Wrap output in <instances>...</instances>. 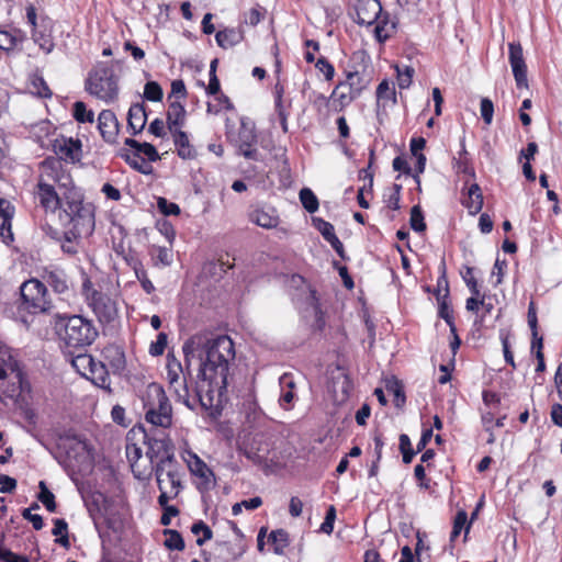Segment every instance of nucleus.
<instances>
[{"label":"nucleus","instance_id":"obj_41","mask_svg":"<svg viewBox=\"0 0 562 562\" xmlns=\"http://www.w3.org/2000/svg\"><path fill=\"white\" fill-rule=\"evenodd\" d=\"M461 149L459 157L453 158L454 168L458 172L470 173L472 169L469 167L468 151L465 149L464 138L461 139Z\"/></svg>","mask_w":562,"mask_h":562},{"label":"nucleus","instance_id":"obj_36","mask_svg":"<svg viewBox=\"0 0 562 562\" xmlns=\"http://www.w3.org/2000/svg\"><path fill=\"white\" fill-rule=\"evenodd\" d=\"M164 535L166 536L164 544L169 550L182 551L184 549V541L180 532L173 529H165Z\"/></svg>","mask_w":562,"mask_h":562},{"label":"nucleus","instance_id":"obj_43","mask_svg":"<svg viewBox=\"0 0 562 562\" xmlns=\"http://www.w3.org/2000/svg\"><path fill=\"white\" fill-rule=\"evenodd\" d=\"M396 74H397V85L401 89H406L411 86L413 76H414V68L411 66H405L403 69L400 66H395Z\"/></svg>","mask_w":562,"mask_h":562},{"label":"nucleus","instance_id":"obj_1","mask_svg":"<svg viewBox=\"0 0 562 562\" xmlns=\"http://www.w3.org/2000/svg\"><path fill=\"white\" fill-rule=\"evenodd\" d=\"M37 196L46 211L59 210V222L72 224L77 235L92 227V204L85 202L81 190L75 187L70 173L54 157L41 162Z\"/></svg>","mask_w":562,"mask_h":562},{"label":"nucleus","instance_id":"obj_57","mask_svg":"<svg viewBox=\"0 0 562 562\" xmlns=\"http://www.w3.org/2000/svg\"><path fill=\"white\" fill-rule=\"evenodd\" d=\"M313 225L324 238L335 233L334 225L321 217H313Z\"/></svg>","mask_w":562,"mask_h":562},{"label":"nucleus","instance_id":"obj_18","mask_svg":"<svg viewBox=\"0 0 562 562\" xmlns=\"http://www.w3.org/2000/svg\"><path fill=\"white\" fill-rule=\"evenodd\" d=\"M257 135L252 128L241 125L238 132V150L247 159H257L258 150L255 148Z\"/></svg>","mask_w":562,"mask_h":562},{"label":"nucleus","instance_id":"obj_51","mask_svg":"<svg viewBox=\"0 0 562 562\" xmlns=\"http://www.w3.org/2000/svg\"><path fill=\"white\" fill-rule=\"evenodd\" d=\"M9 376H14L18 381L21 380V372L15 362L9 361L8 363L0 364V380Z\"/></svg>","mask_w":562,"mask_h":562},{"label":"nucleus","instance_id":"obj_4","mask_svg":"<svg viewBox=\"0 0 562 562\" xmlns=\"http://www.w3.org/2000/svg\"><path fill=\"white\" fill-rule=\"evenodd\" d=\"M98 337V330L90 319L81 315L67 318L63 339L68 348L83 349L90 346Z\"/></svg>","mask_w":562,"mask_h":562},{"label":"nucleus","instance_id":"obj_15","mask_svg":"<svg viewBox=\"0 0 562 562\" xmlns=\"http://www.w3.org/2000/svg\"><path fill=\"white\" fill-rule=\"evenodd\" d=\"M508 59L518 89L528 88L527 66L520 43L508 44Z\"/></svg>","mask_w":562,"mask_h":562},{"label":"nucleus","instance_id":"obj_28","mask_svg":"<svg viewBox=\"0 0 562 562\" xmlns=\"http://www.w3.org/2000/svg\"><path fill=\"white\" fill-rule=\"evenodd\" d=\"M86 378L99 387L110 389V376L102 362L94 361Z\"/></svg>","mask_w":562,"mask_h":562},{"label":"nucleus","instance_id":"obj_32","mask_svg":"<svg viewBox=\"0 0 562 562\" xmlns=\"http://www.w3.org/2000/svg\"><path fill=\"white\" fill-rule=\"evenodd\" d=\"M269 542L273 546V551L277 554H283L285 548L289 546V533L283 529L273 530L268 537Z\"/></svg>","mask_w":562,"mask_h":562},{"label":"nucleus","instance_id":"obj_58","mask_svg":"<svg viewBox=\"0 0 562 562\" xmlns=\"http://www.w3.org/2000/svg\"><path fill=\"white\" fill-rule=\"evenodd\" d=\"M442 267L445 268V263H442ZM435 294H436V297L438 301H440V299H442V296H449V285H448V280H447L445 270H443L442 274L438 278L437 290H436Z\"/></svg>","mask_w":562,"mask_h":562},{"label":"nucleus","instance_id":"obj_48","mask_svg":"<svg viewBox=\"0 0 562 562\" xmlns=\"http://www.w3.org/2000/svg\"><path fill=\"white\" fill-rule=\"evenodd\" d=\"M386 390L393 394L394 404L396 407H402L405 404L406 396H405L402 385L397 381L387 383Z\"/></svg>","mask_w":562,"mask_h":562},{"label":"nucleus","instance_id":"obj_17","mask_svg":"<svg viewBox=\"0 0 562 562\" xmlns=\"http://www.w3.org/2000/svg\"><path fill=\"white\" fill-rule=\"evenodd\" d=\"M187 461L190 472L201 480L200 485L204 490H210L215 485V475L207 464L195 453H190Z\"/></svg>","mask_w":562,"mask_h":562},{"label":"nucleus","instance_id":"obj_63","mask_svg":"<svg viewBox=\"0 0 562 562\" xmlns=\"http://www.w3.org/2000/svg\"><path fill=\"white\" fill-rule=\"evenodd\" d=\"M136 277H137L138 281L140 282L143 290L147 294H150L155 291V286H154L153 282L148 279L146 271H144V270L136 271Z\"/></svg>","mask_w":562,"mask_h":562},{"label":"nucleus","instance_id":"obj_19","mask_svg":"<svg viewBox=\"0 0 562 562\" xmlns=\"http://www.w3.org/2000/svg\"><path fill=\"white\" fill-rule=\"evenodd\" d=\"M14 214V207L4 199H0V238L4 244L13 241L11 221Z\"/></svg>","mask_w":562,"mask_h":562},{"label":"nucleus","instance_id":"obj_8","mask_svg":"<svg viewBox=\"0 0 562 562\" xmlns=\"http://www.w3.org/2000/svg\"><path fill=\"white\" fill-rule=\"evenodd\" d=\"M166 370V379L170 390L175 393L177 401L181 402L187 407L192 408L193 403H191L188 387V376H191V373H188V368L186 367V369H183L180 360L177 359L175 355L168 353Z\"/></svg>","mask_w":562,"mask_h":562},{"label":"nucleus","instance_id":"obj_42","mask_svg":"<svg viewBox=\"0 0 562 562\" xmlns=\"http://www.w3.org/2000/svg\"><path fill=\"white\" fill-rule=\"evenodd\" d=\"M164 92L156 81H148L144 87V98L148 101L159 102L162 100Z\"/></svg>","mask_w":562,"mask_h":562},{"label":"nucleus","instance_id":"obj_13","mask_svg":"<svg viewBox=\"0 0 562 562\" xmlns=\"http://www.w3.org/2000/svg\"><path fill=\"white\" fill-rule=\"evenodd\" d=\"M146 457L149 459L150 465L156 462H166L170 458L176 460L173 445L170 439L166 437L154 438L145 436Z\"/></svg>","mask_w":562,"mask_h":562},{"label":"nucleus","instance_id":"obj_12","mask_svg":"<svg viewBox=\"0 0 562 562\" xmlns=\"http://www.w3.org/2000/svg\"><path fill=\"white\" fill-rule=\"evenodd\" d=\"M193 395L190 394L193 409L199 404L203 409L209 411L221 403V397L227 387H218L211 379L198 378Z\"/></svg>","mask_w":562,"mask_h":562},{"label":"nucleus","instance_id":"obj_37","mask_svg":"<svg viewBox=\"0 0 562 562\" xmlns=\"http://www.w3.org/2000/svg\"><path fill=\"white\" fill-rule=\"evenodd\" d=\"M32 38L46 54L54 49L53 37L49 33L34 29L32 32Z\"/></svg>","mask_w":562,"mask_h":562},{"label":"nucleus","instance_id":"obj_47","mask_svg":"<svg viewBox=\"0 0 562 562\" xmlns=\"http://www.w3.org/2000/svg\"><path fill=\"white\" fill-rule=\"evenodd\" d=\"M411 227L415 232H424L426 229L424 214L419 205H414L411 210Z\"/></svg>","mask_w":562,"mask_h":562},{"label":"nucleus","instance_id":"obj_35","mask_svg":"<svg viewBox=\"0 0 562 562\" xmlns=\"http://www.w3.org/2000/svg\"><path fill=\"white\" fill-rule=\"evenodd\" d=\"M72 116L79 123H92L94 121V113L88 110L82 101H77L72 106Z\"/></svg>","mask_w":562,"mask_h":562},{"label":"nucleus","instance_id":"obj_7","mask_svg":"<svg viewBox=\"0 0 562 562\" xmlns=\"http://www.w3.org/2000/svg\"><path fill=\"white\" fill-rule=\"evenodd\" d=\"M356 16L355 22L359 25L375 24L374 34L376 40L382 43L386 41L391 34L387 29L386 16L378 20L382 12V5L379 0H357L355 4Z\"/></svg>","mask_w":562,"mask_h":562},{"label":"nucleus","instance_id":"obj_40","mask_svg":"<svg viewBox=\"0 0 562 562\" xmlns=\"http://www.w3.org/2000/svg\"><path fill=\"white\" fill-rule=\"evenodd\" d=\"M38 486L41 490L38 493V499L42 502V504L46 507L48 512L54 513L56 510L54 494L47 488L44 481H41Z\"/></svg>","mask_w":562,"mask_h":562},{"label":"nucleus","instance_id":"obj_23","mask_svg":"<svg viewBox=\"0 0 562 562\" xmlns=\"http://www.w3.org/2000/svg\"><path fill=\"white\" fill-rule=\"evenodd\" d=\"M186 114V109L180 102H171L167 111L168 130L170 132L179 131L184 125Z\"/></svg>","mask_w":562,"mask_h":562},{"label":"nucleus","instance_id":"obj_49","mask_svg":"<svg viewBox=\"0 0 562 562\" xmlns=\"http://www.w3.org/2000/svg\"><path fill=\"white\" fill-rule=\"evenodd\" d=\"M467 513L464 510H460L457 513L454 520H453V528L450 533V541L453 542L459 535L461 533L462 529L464 528L467 524Z\"/></svg>","mask_w":562,"mask_h":562},{"label":"nucleus","instance_id":"obj_30","mask_svg":"<svg viewBox=\"0 0 562 562\" xmlns=\"http://www.w3.org/2000/svg\"><path fill=\"white\" fill-rule=\"evenodd\" d=\"M121 157L133 169L143 173L150 175L153 172V166L147 162L137 151L135 153H122Z\"/></svg>","mask_w":562,"mask_h":562},{"label":"nucleus","instance_id":"obj_59","mask_svg":"<svg viewBox=\"0 0 562 562\" xmlns=\"http://www.w3.org/2000/svg\"><path fill=\"white\" fill-rule=\"evenodd\" d=\"M22 517L32 522L35 530H41L44 526L42 516L32 514L31 508H24L22 512Z\"/></svg>","mask_w":562,"mask_h":562},{"label":"nucleus","instance_id":"obj_9","mask_svg":"<svg viewBox=\"0 0 562 562\" xmlns=\"http://www.w3.org/2000/svg\"><path fill=\"white\" fill-rule=\"evenodd\" d=\"M82 291L88 306L93 311L100 323L110 324L116 318L117 307L115 301L93 289L90 280L87 279L83 282Z\"/></svg>","mask_w":562,"mask_h":562},{"label":"nucleus","instance_id":"obj_25","mask_svg":"<svg viewBox=\"0 0 562 562\" xmlns=\"http://www.w3.org/2000/svg\"><path fill=\"white\" fill-rule=\"evenodd\" d=\"M463 205L472 215L477 214L483 207V195L477 183H472L468 188V196L463 200Z\"/></svg>","mask_w":562,"mask_h":562},{"label":"nucleus","instance_id":"obj_60","mask_svg":"<svg viewBox=\"0 0 562 562\" xmlns=\"http://www.w3.org/2000/svg\"><path fill=\"white\" fill-rule=\"evenodd\" d=\"M217 101L220 103V106H214L213 104L207 103V112L209 113L217 114L223 108L227 109V110L233 109V104L231 103L229 99L226 95L221 94L217 98Z\"/></svg>","mask_w":562,"mask_h":562},{"label":"nucleus","instance_id":"obj_31","mask_svg":"<svg viewBox=\"0 0 562 562\" xmlns=\"http://www.w3.org/2000/svg\"><path fill=\"white\" fill-rule=\"evenodd\" d=\"M124 144L134 148L139 155H145L148 159L147 162H154L160 158L155 146L149 143H139L134 138H126Z\"/></svg>","mask_w":562,"mask_h":562},{"label":"nucleus","instance_id":"obj_16","mask_svg":"<svg viewBox=\"0 0 562 562\" xmlns=\"http://www.w3.org/2000/svg\"><path fill=\"white\" fill-rule=\"evenodd\" d=\"M98 130L100 131V134L102 138L106 143H115L119 131H120V123L116 119V115L111 110H102L99 113L98 116Z\"/></svg>","mask_w":562,"mask_h":562},{"label":"nucleus","instance_id":"obj_45","mask_svg":"<svg viewBox=\"0 0 562 562\" xmlns=\"http://www.w3.org/2000/svg\"><path fill=\"white\" fill-rule=\"evenodd\" d=\"M376 98L380 100H390L393 103H396V92L394 87H392L387 80H383L376 88Z\"/></svg>","mask_w":562,"mask_h":562},{"label":"nucleus","instance_id":"obj_11","mask_svg":"<svg viewBox=\"0 0 562 562\" xmlns=\"http://www.w3.org/2000/svg\"><path fill=\"white\" fill-rule=\"evenodd\" d=\"M368 85L369 79L358 70L348 71L346 80L337 85L331 97H336L341 106H345L357 99Z\"/></svg>","mask_w":562,"mask_h":562},{"label":"nucleus","instance_id":"obj_62","mask_svg":"<svg viewBox=\"0 0 562 562\" xmlns=\"http://www.w3.org/2000/svg\"><path fill=\"white\" fill-rule=\"evenodd\" d=\"M15 46V38L5 31H0V49L11 50Z\"/></svg>","mask_w":562,"mask_h":562},{"label":"nucleus","instance_id":"obj_52","mask_svg":"<svg viewBox=\"0 0 562 562\" xmlns=\"http://www.w3.org/2000/svg\"><path fill=\"white\" fill-rule=\"evenodd\" d=\"M167 346V335L159 333L156 341L151 342L149 347V353L154 357L161 356Z\"/></svg>","mask_w":562,"mask_h":562},{"label":"nucleus","instance_id":"obj_2","mask_svg":"<svg viewBox=\"0 0 562 562\" xmlns=\"http://www.w3.org/2000/svg\"><path fill=\"white\" fill-rule=\"evenodd\" d=\"M182 351L189 374L192 360L198 359V378L211 379L218 387L228 386L229 366L235 359L234 342L228 336L198 333L184 341Z\"/></svg>","mask_w":562,"mask_h":562},{"label":"nucleus","instance_id":"obj_27","mask_svg":"<svg viewBox=\"0 0 562 562\" xmlns=\"http://www.w3.org/2000/svg\"><path fill=\"white\" fill-rule=\"evenodd\" d=\"M250 221L263 228H273L279 224V217L274 210L257 209L250 213Z\"/></svg>","mask_w":562,"mask_h":562},{"label":"nucleus","instance_id":"obj_21","mask_svg":"<svg viewBox=\"0 0 562 562\" xmlns=\"http://www.w3.org/2000/svg\"><path fill=\"white\" fill-rule=\"evenodd\" d=\"M147 122V114L144 103L133 104L127 114V126L134 135L140 133Z\"/></svg>","mask_w":562,"mask_h":562},{"label":"nucleus","instance_id":"obj_54","mask_svg":"<svg viewBox=\"0 0 562 562\" xmlns=\"http://www.w3.org/2000/svg\"><path fill=\"white\" fill-rule=\"evenodd\" d=\"M336 519V509L334 506H330L326 513L325 519L321 525L319 530L324 533L330 535L334 529V522Z\"/></svg>","mask_w":562,"mask_h":562},{"label":"nucleus","instance_id":"obj_55","mask_svg":"<svg viewBox=\"0 0 562 562\" xmlns=\"http://www.w3.org/2000/svg\"><path fill=\"white\" fill-rule=\"evenodd\" d=\"M0 561L1 562H29V559L24 555L13 553L11 550L4 548L0 543Z\"/></svg>","mask_w":562,"mask_h":562},{"label":"nucleus","instance_id":"obj_39","mask_svg":"<svg viewBox=\"0 0 562 562\" xmlns=\"http://www.w3.org/2000/svg\"><path fill=\"white\" fill-rule=\"evenodd\" d=\"M191 532L195 536L202 535V537L196 539L198 546H202L205 541L211 540L213 537L211 528L202 520H199L192 525Z\"/></svg>","mask_w":562,"mask_h":562},{"label":"nucleus","instance_id":"obj_6","mask_svg":"<svg viewBox=\"0 0 562 562\" xmlns=\"http://www.w3.org/2000/svg\"><path fill=\"white\" fill-rule=\"evenodd\" d=\"M20 294L22 308L31 314L48 313L54 308L46 285L37 279L24 281Z\"/></svg>","mask_w":562,"mask_h":562},{"label":"nucleus","instance_id":"obj_46","mask_svg":"<svg viewBox=\"0 0 562 562\" xmlns=\"http://www.w3.org/2000/svg\"><path fill=\"white\" fill-rule=\"evenodd\" d=\"M400 450L403 456V462L406 464L411 463L416 452H418L413 450L411 439L405 434L400 436Z\"/></svg>","mask_w":562,"mask_h":562},{"label":"nucleus","instance_id":"obj_56","mask_svg":"<svg viewBox=\"0 0 562 562\" xmlns=\"http://www.w3.org/2000/svg\"><path fill=\"white\" fill-rule=\"evenodd\" d=\"M315 67L324 74L326 80H331L334 78V66L325 57L318 58L315 63Z\"/></svg>","mask_w":562,"mask_h":562},{"label":"nucleus","instance_id":"obj_5","mask_svg":"<svg viewBox=\"0 0 562 562\" xmlns=\"http://www.w3.org/2000/svg\"><path fill=\"white\" fill-rule=\"evenodd\" d=\"M86 89L91 95L106 103L115 101L119 94V86L113 69L104 65L95 68L89 74Z\"/></svg>","mask_w":562,"mask_h":562},{"label":"nucleus","instance_id":"obj_29","mask_svg":"<svg viewBox=\"0 0 562 562\" xmlns=\"http://www.w3.org/2000/svg\"><path fill=\"white\" fill-rule=\"evenodd\" d=\"M215 40L218 46L227 49L241 42L243 34L240 31L235 29H225L216 33Z\"/></svg>","mask_w":562,"mask_h":562},{"label":"nucleus","instance_id":"obj_38","mask_svg":"<svg viewBox=\"0 0 562 562\" xmlns=\"http://www.w3.org/2000/svg\"><path fill=\"white\" fill-rule=\"evenodd\" d=\"M300 201H301L303 207L308 213H314L318 210V199L314 194V192L308 188H303L300 191Z\"/></svg>","mask_w":562,"mask_h":562},{"label":"nucleus","instance_id":"obj_24","mask_svg":"<svg viewBox=\"0 0 562 562\" xmlns=\"http://www.w3.org/2000/svg\"><path fill=\"white\" fill-rule=\"evenodd\" d=\"M45 282L58 294L69 291L66 273L63 270H50L44 274Z\"/></svg>","mask_w":562,"mask_h":562},{"label":"nucleus","instance_id":"obj_26","mask_svg":"<svg viewBox=\"0 0 562 562\" xmlns=\"http://www.w3.org/2000/svg\"><path fill=\"white\" fill-rule=\"evenodd\" d=\"M173 136V143L179 157L182 159H192L195 157V150L190 145L189 137L183 131L170 132Z\"/></svg>","mask_w":562,"mask_h":562},{"label":"nucleus","instance_id":"obj_44","mask_svg":"<svg viewBox=\"0 0 562 562\" xmlns=\"http://www.w3.org/2000/svg\"><path fill=\"white\" fill-rule=\"evenodd\" d=\"M448 297L449 296H442V299H440V301H438V303H439V316L442 319H445L446 323L449 325L450 331L454 333L456 331V325H454V322H453L452 311L450 310L449 304H448Z\"/></svg>","mask_w":562,"mask_h":562},{"label":"nucleus","instance_id":"obj_34","mask_svg":"<svg viewBox=\"0 0 562 562\" xmlns=\"http://www.w3.org/2000/svg\"><path fill=\"white\" fill-rule=\"evenodd\" d=\"M53 535L57 537L56 542L64 548H69L70 542L68 538V524L65 519L57 518L54 520Z\"/></svg>","mask_w":562,"mask_h":562},{"label":"nucleus","instance_id":"obj_53","mask_svg":"<svg viewBox=\"0 0 562 562\" xmlns=\"http://www.w3.org/2000/svg\"><path fill=\"white\" fill-rule=\"evenodd\" d=\"M481 116L483 119V121L490 125L493 121V114H494V105H493V102L487 99V98H483L481 100Z\"/></svg>","mask_w":562,"mask_h":562},{"label":"nucleus","instance_id":"obj_50","mask_svg":"<svg viewBox=\"0 0 562 562\" xmlns=\"http://www.w3.org/2000/svg\"><path fill=\"white\" fill-rule=\"evenodd\" d=\"M157 206L159 209V211L164 214V215H179L180 214V207L178 204L173 203V202H169L167 199L165 198H159L158 201H157Z\"/></svg>","mask_w":562,"mask_h":562},{"label":"nucleus","instance_id":"obj_3","mask_svg":"<svg viewBox=\"0 0 562 562\" xmlns=\"http://www.w3.org/2000/svg\"><path fill=\"white\" fill-rule=\"evenodd\" d=\"M142 402L147 423L161 428H169L172 425V406L160 384H148Z\"/></svg>","mask_w":562,"mask_h":562},{"label":"nucleus","instance_id":"obj_20","mask_svg":"<svg viewBox=\"0 0 562 562\" xmlns=\"http://www.w3.org/2000/svg\"><path fill=\"white\" fill-rule=\"evenodd\" d=\"M60 224L65 228V232H64L65 243L61 244V249L66 254L74 255L77 252L76 241L80 238L89 237L94 231V224H95L94 223V207L92 206V227L88 234L77 235V233L75 231H72V228H74L72 224H66V223H60Z\"/></svg>","mask_w":562,"mask_h":562},{"label":"nucleus","instance_id":"obj_64","mask_svg":"<svg viewBox=\"0 0 562 562\" xmlns=\"http://www.w3.org/2000/svg\"><path fill=\"white\" fill-rule=\"evenodd\" d=\"M33 86L36 88L35 93L41 98H49L52 95V92L44 81L43 78H37L33 81Z\"/></svg>","mask_w":562,"mask_h":562},{"label":"nucleus","instance_id":"obj_61","mask_svg":"<svg viewBox=\"0 0 562 562\" xmlns=\"http://www.w3.org/2000/svg\"><path fill=\"white\" fill-rule=\"evenodd\" d=\"M16 487V481L5 474H0V492L12 493Z\"/></svg>","mask_w":562,"mask_h":562},{"label":"nucleus","instance_id":"obj_14","mask_svg":"<svg viewBox=\"0 0 562 562\" xmlns=\"http://www.w3.org/2000/svg\"><path fill=\"white\" fill-rule=\"evenodd\" d=\"M81 142L72 137L59 136L53 142V150L57 155V160L63 165L66 162H78L81 159Z\"/></svg>","mask_w":562,"mask_h":562},{"label":"nucleus","instance_id":"obj_33","mask_svg":"<svg viewBox=\"0 0 562 562\" xmlns=\"http://www.w3.org/2000/svg\"><path fill=\"white\" fill-rule=\"evenodd\" d=\"M94 359L88 353H78L72 356L71 364L74 369L82 376H87L89 374V370L91 369Z\"/></svg>","mask_w":562,"mask_h":562},{"label":"nucleus","instance_id":"obj_22","mask_svg":"<svg viewBox=\"0 0 562 562\" xmlns=\"http://www.w3.org/2000/svg\"><path fill=\"white\" fill-rule=\"evenodd\" d=\"M126 454L131 463V469L135 479H137L138 481L149 480L151 476L149 468L142 469L138 464V460L142 458V449L133 445L132 447H127Z\"/></svg>","mask_w":562,"mask_h":562},{"label":"nucleus","instance_id":"obj_10","mask_svg":"<svg viewBox=\"0 0 562 562\" xmlns=\"http://www.w3.org/2000/svg\"><path fill=\"white\" fill-rule=\"evenodd\" d=\"M155 474L158 490H166L168 494L179 495L183 488L181 467L177 460L168 459L166 462H156L149 467Z\"/></svg>","mask_w":562,"mask_h":562}]
</instances>
